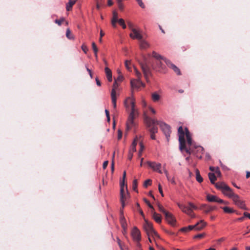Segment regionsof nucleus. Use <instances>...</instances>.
I'll use <instances>...</instances> for the list:
<instances>
[{"mask_svg":"<svg viewBox=\"0 0 250 250\" xmlns=\"http://www.w3.org/2000/svg\"><path fill=\"white\" fill-rule=\"evenodd\" d=\"M230 198L236 206L243 209L248 210L244 202L240 199V197L238 195L234 193Z\"/></svg>","mask_w":250,"mask_h":250,"instance_id":"6","label":"nucleus"},{"mask_svg":"<svg viewBox=\"0 0 250 250\" xmlns=\"http://www.w3.org/2000/svg\"><path fill=\"white\" fill-rule=\"evenodd\" d=\"M118 7H119V8L121 10H123V9H124V5H123V3H119V4H118Z\"/></svg>","mask_w":250,"mask_h":250,"instance_id":"60","label":"nucleus"},{"mask_svg":"<svg viewBox=\"0 0 250 250\" xmlns=\"http://www.w3.org/2000/svg\"><path fill=\"white\" fill-rule=\"evenodd\" d=\"M187 214L189 216H190L192 218L195 217V215L193 213L192 209H191V212H190V214Z\"/></svg>","mask_w":250,"mask_h":250,"instance_id":"61","label":"nucleus"},{"mask_svg":"<svg viewBox=\"0 0 250 250\" xmlns=\"http://www.w3.org/2000/svg\"><path fill=\"white\" fill-rule=\"evenodd\" d=\"M125 66L126 68L128 71H131V66H132V64H131V62L130 61H128V60L125 61Z\"/></svg>","mask_w":250,"mask_h":250,"instance_id":"35","label":"nucleus"},{"mask_svg":"<svg viewBox=\"0 0 250 250\" xmlns=\"http://www.w3.org/2000/svg\"><path fill=\"white\" fill-rule=\"evenodd\" d=\"M152 100L154 102H157L159 101L161 98V96L156 92L152 93Z\"/></svg>","mask_w":250,"mask_h":250,"instance_id":"20","label":"nucleus"},{"mask_svg":"<svg viewBox=\"0 0 250 250\" xmlns=\"http://www.w3.org/2000/svg\"><path fill=\"white\" fill-rule=\"evenodd\" d=\"M158 188H159V192L161 193V195L162 196H164V194L163 193L162 188H161L160 184H159V185H158Z\"/></svg>","mask_w":250,"mask_h":250,"instance_id":"54","label":"nucleus"},{"mask_svg":"<svg viewBox=\"0 0 250 250\" xmlns=\"http://www.w3.org/2000/svg\"><path fill=\"white\" fill-rule=\"evenodd\" d=\"M188 205H189V207H188L190 208L191 209H196L197 208V207L191 203H189Z\"/></svg>","mask_w":250,"mask_h":250,"instance_id":"48","label":"nucleus"},{"mask_svg":"<svg viewBox=\"0 0 250 250\" xmlns=\"http://www.w3.org/2000/svg\"><path fill=\"white\" fill-rule=\"evenodd\" d=\"M207 223L203 220H200L195 225V230H200L202 229L207 226Z\"/></svg>","mask_w":250,"mask_h":250,"instance_id":"14","label":"nucleus"},{"mask_svg":"<svg viewBox=\"0 0 250 250\" xmlns=\"http://www.w3.org/2000/svg\"><path fill=\"white\" fill-rule=\"evenodd\" d=\"M64 20V18H61L60 20H56L55 21V22L57 24H58L59 25H61L62 24V21H63Z\"/></svg>","mask_w":250,"mask_h":250,"instance_id":"44","label":"nucleus"},{"mask_svg":"<svg viewBox=\"0 0 250 250\" xmlns=\"http://www.w3.org/2000/svg\"><path fill=\"white\" fill-rule=\"evenodd\" d=\"M128 100L130 102L131 110L126 123V128L128 130L134 125V118L135 115L138 114V111L135 108V99L133 96L127 97L124 101V105L126 108H129V105L127 104Z\"/></svg>","mask_w":250,"mask_h":250,"instance_id":"2","label":"nucleus"},{"mask_svg":"<svg viewBox=\"0 0 250 250\" xmlns=\"http://www.w3.org/2000/svg\"><path fill=\"white\" fill-rule=\"evenodd\" d=\"M158 208H159V210L163 212L164 214H166V213L167 212L165 209L162 206H161V205L159 204L158 205Z\"/></svg>","mask_w":250,"mask_h":250,"instance_id":"41","label":"nucleus"},{"mask_svg":"<svg viewBox=\"0 0 250 250\" xmlns=\"http://www.w3.org/2000/svg\"><path fill=\"white\" fill-rule=\"evenodd\" d=\"M217 198V196L213 195L208 194L207 195V199L208 202H216Z\"/></svg>","mask_w":250,"mask_h":250,"instance_id":"25","label":"nucleus"},{"mask_svg":"<svg viewBox=\"0 0 250 250\" xmlns=\"http://www.w3.org/2000/svg\"><path fill=\"white\" fill-rule=\"evenodd\" d=\"M164 172L166 175V176L167 178V180H170V176L169 175V174H168V171H167V170H166L165 167H164Z\"/></svg>","mask_w":250,"mask_h":250,"instance_id":"49","label":"nucleus"},{"mask_svg":"<svg viewBox=\"0 0 250 250\" xmlns=\"http://www.w3.org/2000/svg\"><path fill=\"white\" fill-rule=\"evenodd\" d=\"M244 216L246 217H248L250 219V213H249L247 212H245L244 213Z\"/></svg>","mask_w":250,"mask_h":250,"instance_id":"63","label":"nucleus"},{"mask_svg":"<svg viewBox=\"0 0 250 250\" xmlns=\"http://www.w3.org/2000/svg\"><path fill=\"white\" fill-rule=\"evenodd\" d=\"M136 145H137V139H135L132 144L131 146L130 151H129L130 153H132L133 152H135L136 151Z\"/></svg>","mask_w":250,"mask_h":250,"instance_id":"27","label":"nucleus"},{"mask_svg":"<svg viewBox=\"0 0 250 250\" xmlns=\"http://www.w3.org/2000/svg\"><path fill=\"white\" fill-rule=\"evenodd\" d=\"M195 174L196 180L198 182L201 183L203 181V179L201 176L200 175V172L198 169H195Z\"/></svg>","mask_w":250,"mask_h":250,"instance_id":"29","label":"nucleus"},{"mask_svg":"<svg viewBox=\"0 0 250 250\" xmlns=\"http://www.w3.org/2000/svg\"><path fill=\"white\" fill-rule=\"evenodd\" d=\"M105 73L106 75V77L109 82H111L112 80V72L111 70L108 67L105 68Z\"/></svg>","mask_w":250,"mask_h":250,"instance_id":"18","label":"nucleus"},{"mask_svg":"<svg viewBox=\"0 0 250 250\" xmlns=\"http://www.w3.org/2000/svg\"><path fill=\"white\" fill-rule=\"evenodd\" d=\"M117 90H114V89H112L111 93V100L117 99Z\"/></svg>","mask_w":250,"mask_h":250,"instance_id":"38","label":"nucleus"},{"mask_svg":"<svg viewBox=\"0 0 250 250\" xmlns=\"http://www.w3.org/2000/svg\"><path fill=\"white\" fill-rule=\"evenodd\" d=\"M108 162L107 161H105L104 162L103 166L104 169H105L106 168V167L108 165Z\"/></svg>","mask_w":250,"mask_h":250,"instance_id":"57","label":"nucleus"},{"mask_svg":"<svg viewBox=\"0 0 250 250\" xmlns=\"http://www.w3.org/2000/svg\"><path fill=\"white\" fill-rule=\"evenodd\" d=\"M168 181L170 182L171 183L173 184H175V181L174 179V178L173 177H171L170 176V180H167Z\"/></svg>","mask_w":250,"mask_h":250,"instance_id":"62","label":"nucleus"},{"mask_svg":"<svg viewBox=\"0 0 250 250\" xmlns=\"http://www.w3.org/2000/svg\"><path fill=\"white\" fill-rule=\"evenodd\" d=\"M66 37L70 40L74 39L73 36L71 34V31L69 29H67L66 32Z\"/></svg>","mask_w":250,"mask_h":250,"instance_id":"34","label":"nucleus"},{"mask_svg":"<svg viewBox=\"0 0 250 250\" xmlns=\"http://www.w3.org/2000/svg\"><path fill=\"white\" fill-rule=\"evenodd\" d=\"M129 27L131 30V33L129 35L130 37L133 39L141 40L143 38V36L141 35L140 31L133 27L131 24H130Z\"/></svg>","mask_w":250,"mask_h":250,"instance_id":"7","label":"nucleus"},{"mask_svg":"<svg viewBox=\"0 0 250 250\" xmlns=\"http://www.w3.org/2000/svg\"><path fill=\"white\" fill-rule=\"evenodd\" d=\"M178 132L180 144L179 149L181 151L185 150L189 154H194L195 149H197V151L202 152L203 151L202 147L193 144L191 134L187 128H185L184 131L182 127L180 126Z\"/></svg>","mask_w":250,"mask_h":250,"instance_id":"1","label":"nucleus"},{"mask_svg":"<svg viewBox=\"0 0 250 250\" xmlns=\"http://www.w3.org/2000/svg\"><path fill=\"white\" fill-rule=\"evenodd\" d=\"M126 177V172L124 171L123 175V181L120 183V196H121V202L122 204V208H124L125 206V200L126 199L128 196V193L126 194L125 193L124 188H125V181Z\"/></svg>","mask_w":250,"mask_h":250,"instance_id":"3","label":"nucleus"},{"mask_svg":"<svg viewBox=\"0 0 250 250\" xmlns=\"http://www.w3.org/2000/svg\"><path fill=\"white\" fill-rule=\"evenodd\" d=\"M140 41V47L142 49H146L149 47V44L146 41L142 39Z\"/></svg>","mask_w":250,"mask_h":250,"instance_id":"28","label":"nucleus"},{"mask_svg":"<svg viewBox=\"0 0 250 250\" xmlns=\"http://www.w3.org/2000/svg\"><path fill=\"white\" fill-rule=\"evenodd\" d=\"M215 173L216 174L217 176L220 177L221 176V172L218 167H216Z\"/></svg>","mask_w":250,"mask_h":250,"instance_id":"50","label":"nucleus"},{"mask_svg":"<svg viewBox=\"0 0 250 250\" xmlns=\"http://www.w3.org/2000/svg\"><path fill=\"white\" fill-rule=\"evenodd\" d=\"M149 127V131L151 134H155L157 132L158 128L156 126H151Z\"/></svg>","mask_w":250,"mask_h":250,"instance_id":"33","label":"nucleus"},{"mask_svg":"<svg viewBox=\"0 0 250 250\" xmlns=\"http://www.w3.org/2000/svg\"><path fill=\"white\" fill-rule=\"evenodd\" d=\"M152 56L159 61L163 60L165 62V59H167L155 51L152 52Z\"/></svg>","mask_w":250,"mask_h":250,"instance_id":"23","label":"nucleus"},{"mask_svg":"<svg viewBox=\"0 0 250 250\" xmlns=\"http://www.w3.org/2000/svg\"><path fill=\"white\" fill-rule=\"evenodd\" d=\"M104 36V33L103 31L101 30L100 31V38L99 39V42H102V37Z\"/></svg>","mask_w":250,"mask_h":250,"instance_id":"52","label":"nucleus"},{"mask_svg":"<svg viewBox=\"0 0 250 250\" xmlns=\"http://www.w3.org/2000/svg\"><path fill=\"white\" fill-rule=\"evenodd\" d=\"M118 86H119V84H118V83L117 82V80H115L113 83V87H112V89H114V90H117Z\"/></svg>","mask_w":250,"mask_h":250,"instance_id":"43","label":"nucleus"},{"mask_svg":"<svg viewBox=\"0 0 250 250\" xmlns=\"http://www.w3.org/2000/svg\"><path fill=\"white\" fill-rule=\"evenodd\" d=\"M222 208L224 210V211L226 213H232L234 212V210L228 207H223Z\"/></svg>","mask_w":250,"mask_h":250,"instance_id":"37","label":"nucleus"},{"mask_svg":"<svg viewBox=\"0 0 250 250\" xmlns=\"http://www.w3.org/2000/svg\"><path fill=\"white\" fill-rule=\"evenodd\" d=\"M77 0H69V2L66 4V10L67 11H70L73 6V5L75 3Z\"/></svg>","mask_w":250,"mask_h":250,"instance_id":"26","label":"nucleus"},{"mask_svg":"<svg viewBox=\"0 0 250 250\" xmlns=\"http://www.w3.org/2000/svg\"><path fill=\"white\" fill-rule=\"evenodd\" d=\"M227 185L224 183H218L215 184V187L217 188L220 189L222 192L227 187Z\"/></svg>","mask_w":250,"mask_h":250,"instance_id":"21","label":"nucleus"},{"mask_svg":"<svg viewBox=\"0 0 250 250\" xmlns=\"http://www.w3.org/2000/svg\"><path fill=\"white\" fill-rule=\"evenodd\" d=\"M142 69L143 70V73L144 74L145 77L147 81V75L149 73V70L147 66L146 65H142Z\"/></svg>","mask_w":250,"mask_h":250,"instance_id":"24","label":"nucleus"},{"mask_svg":"<svg viewBox=\"0 0 250 250\" xmlns=\"http://www.w3.org/2000/svg\"><path fill=\"white\" fill-rule=\"evenodd\" d=\"M112 103L114 109L116 108V99H112Z\"/></svg>","mask_w":250,"mask_h":250,"instance_id":"53","label":"nucleus"},{"mask_svg":"<svg viewBox=\"0 0 250 250\" xmlns=\"http://www.w3.org/2000/svg\"><path fill=\"white\" fill-rule=\"evenodd\" d=\"M137 181L136 179H135L133 181V189L135 191H137Z\"/></svg>","mask_w":250,"mask_h":250,"instance_id":"42","label":"nucleus"},{"mask_svg":"<svg viewBox=\"0 0 250 250\" xmlns=\"http://www.w3.org/2000/svg\"><path fill=\"white\" fill-rule=\"evenodd\" d=\"M177 205L183 212L186 214H190V212H191L190 208L180 203H177Z\"/></svg>","mask_w":250,"mask_h":250,"instance_id":"16","label":"nucleus"},{"mask_svg":"<svg viewBox=\"0 0 250 250\" xmlns=\"http://www.w3.org/2000/svg\"><path fill=\"white\" fill-rule=\"evenodd\" d=\"M118 23L121 25H122L123 23H125L124 20L123 19H120L118 20Z\"/></svg>","mask_w":250,"mask_h":250,"instance_id":"59","label":"nucleus"},{"mask_svg":"<svg viewBox=\"0 0 250 250\" xmlns=\"http://www.w3.org/2000/svg\"><path fill=\"white\" fill-rule=\"evenodd\" d=\"M92 48H93V51L94 52L95 56L96 58L97 59V58H98L97 52L98 51V48H97L95 42H92Z\"/></svg>","mask_w":250,"mask_h":250,"instance_id":"32","label":"nucleus"},{"mask_svg":"<svg viewBox=\"0 0 250 250\" xmlns=\"http://www.w3.org/2000/svg\"><path fill=\"white\" fill-rule=\"evenodd\" d=\"M194 229L195 230V225H189L186 227L182 228L181 229V231L183 232H188V231Z\"/></svg>","mask_w":250,"mask_h":250,"instance_id":"22","label":"nucleus"},{"mask_svg":"<svg viewBox=\"0 0 250 250\" xmlns=\"http://www.w3.org/2000/svg\"><path fill=\"white\" fill-rule=\"evenodd\" d=\"M147 164L154 171H157L160 174L162 173V171L161 170V164L160 163L148 161Z\"/></svg>","mask_w":250,"mask_h":250,"instance_id":"11","label":"nucleus"},{"mask_svg":"<svg viewBox=\"0 0 250 250\" xmlns=\"http://www.w3.org/2000/svg\"><path fill=\"white\" fill-rule=\"evenodd\" d=\"M216 208L215 206H207V205H202L201 207V209H203L206 213H208L213 210L216 209Z\"/></svg>","mask_w":250,"mask_h":250,"instance_id":"17","label":"nucleus"},{"mask_svg":"<svg viewBox=\"0 0 250 250\" xmlns=\"http://www.w3.org/2000/svg\"><path fill=\"white\" fill-rule=\"evenodd\" d=\"M145 223L144 224L143 227L146 231L147 236L152 235V237H156L159 238V235L157 232L154 229L152 224L149 222L146 219L145 220Z\"/></svg>","mask_w":250,"mask_h":250,"instance_id":"4","label":"nucleus"},{"mask_svg":"<svg viewBox=\"0 0 250 250\" xmlns=\"http://www.w3.org/2000/svg\"><path fill=\"white\" fill-rule=\"evenodd\" d=\"M118 18V13H117V12L115 11H113V18H112V21L117 22V21H118V20H119Z\"/></svg>","mask_w":250,"mask_h":250,"instance_id":"36","label":"nucleus"},{"mask_svg":"<svg viewBox=\"0 0 250 250\" xmlns=\"http://www.w3.org/2000/svg\"><path fill=\"white\" fill-rule=\"evenodd\" d=\"M208 177L209 179L212 184H214L215 181L216 180V177L213 173H208Z\"/></svg>","mask_w":250,"mask_h":250,"instance_id":"30","label":"nucleus"},{"mask_svg":"<svg viewBox=\"0 0 250 250\" xmlns=\"http://www.w3.org/2000/svg\"><path fill=\"white\" fill-rule=\"evenodd\" d=\"M165 62L169 67L173 69V70L178 75H180V69L174 64H173L169 60L165 59Z\"/></svg>","mask_w":250,"mask_h":250,"instance_id":"12","label":"nucleus"},{"mask_svg":"<svg viewBox=\"0 0 250 250\" xmlns=\"http://www.w3.org/2000/svg\"><path fill=\"white\" fill-rule=\"evenodd\" d=\"M216 202L219 203H223L225 204H228V202L224 201L223 200L219 199L218 197L217 198Z\"/></svg>","mask_w":250,"mask_h":250,"instance_id":"47","label":"nucleus"},{"mask_svg":"<svg viewBox=\"0 0 250 250\" xmlns=\"http://www.w3.org/2000/svg\"><path fill=\"white\" fill-rule=\"evenodd\" d=\"M82 50L83 51V52L85 53H86L88 49H87V48L86 47V46H85L84 45H82Z\"/></svg>","mask_w":250,"mask_h":250,"instance_id":"56","label":"nucleus"},{"mask_svg":"<svg viewBox=\"0 0 250 250\" xmlns=\"http://www.w3.org/2000/svg\"><path fill=\"white\" fill-rule=\"evenodd\" d=\"M105 114H106V118H107V121L109 122V121H110V117H109V111L107 109H106L105 110Z\"/></svg>","mask_w":250,"mask_h":250,"instance_id":"51","label":"nucleus"},{"mask_svg":"<svg viewBox=\"0 0 250 250\" xmlns=\"http://www.w3.org/2000/svg\"><path fill=\"white\" fill-rule=\"evenodd\" d=\"M140 149L139 151V154H138L139 157H141V156L142 155V152L143 151L144 149V146L142 143H140Z\"/></svg>","mask_w":250,"mask_h":250,"instance_id":"40","label":"nucleus"},{"mask_svg":"<svg viewBox=\"0 0 250 250\" xmlns=\"http://www.w3.org/2000/svg\"><path fill=\"white\" fill-rule=\"evenodd\" d=\"M222 193L225 195L228 196L230 198L234 194L232 190L228 186H227V187H226L224 190L222 191Z\"/></svg>","mask_w":250,"mask_h":250,"instance_id":"15","label":"nucleus"},{"mask_svg":"<svg viewBox=\"0 0 250 250\" xmlns=\"http://www.w3.org/2000/svg\"><path fill=\"white\" fill-rule=\"evenodd\" d=\"M118 139H120L122 138V131L120 130H118Z\"/></svg>","mask_w":250,"mask_h":250,"instance_id":"58","label":"nucleus"},{"mask_svg":"<svg viewBox=\"0 0 250 250\" xmlns=\"http://www.w3.org/2000/svg\"><path fill=\"white\" fill-rule=\"evenodd\" d=\"M130 83L132 89L137 90H139L141 86H145V83L141 81V79H133L131 81Z\"/></svg>","mask_w":250,"mask_h":250,"instance_id":"8","label":"nucleus"},{"mask_svg":"<svg viewBox=\"0 0 250 250\" xmlns=\"http://www.w3.org/2000/svg\"><path fill=\"white\" fill-rule=\"evenodd\" d=\"M166 219L167 222L171 225H174L175 223V219L172 216V215L169 212H167L165 214Z\"/></svg>","mask_w":250,"mask_h":250,"instance_id":"13","label":"nucleus"},{"mask_svg":"<svg viewBox=\"0 0 250 250\" xmlns=\"http://www.w3.org/2000/svg\"><path fill=\"white\" fill-rule=\"evenodd\" d=\"M149 109L153 114H155L156 113L155 110L154 108H153L152 107L149 106Z\"/></svg>","mask_w":250,"mask_h":250,"instance_id":"64","label":"nucleus"},{"mask_svg":"<svg viewBox=\"0 0 250 250\" xmlns=\"http://www.w3.org/2000/svg\"><path fill=\"white\" fill-rule=\"evenodd\" d=\"M160 127L165 134L167 141L168 142L171 133L170 127L169 125L164 122H160Z\"/></svg>","mask_w":250,"mask_h":250,"instance_id":"5","label":"nucleus"},{"mask_svg":"<svg viewBox=\"0 0 250 250\" xmlns=\"http://www.w3.org/2000/svg\"><path fill=\"white\" fill-rule=\"evenodd\" d=\"M204 236H205L204 233H201V234H199L197 235H195L194 236V238H202V237H204Z\"/></svg>","mask_w":250,"mask_h":250,"instance_id":"55","label":"nucleus"},{"mask_svg":"<svg viewBox=\"0 0 250 250\" xmlns=\"http://www.w3.org/2000/svg\"><path fill=\"white\" fill-rule=\"evenodd\" d=\"M136 1L140 7H141L143 8H144L145 7V4H144L142 0H136Z\"/></svg>","mask_w":250,"mask_h":250,"instance_id":"45","label":"nucleus"},{"mask_svg":"<svg viewBox=\"0 0 250 250\" xmlns=\"http://www.w3.org/2000/svg\"><path fill=\"white\" fill-rule=\"evenodd\" d=\"M131 234L133 239L134 241L138 242L141 240V233L140 230L137 228V227H134L133 228L131 231Z\"/></svg>","mask_w":250,"mask_h":250,"instance_id":"10","label":"nucleus"},{"mask_svg":"<svg viewBox=\"0 0 250 250\" xmlns=\"http://www.w3.org/2000/svg\"><path fill=\"white\" fill-rule=\"evenodd\" d=\"M134 70L135 73V75L137 77V79H141V74L140 72H139L138 70L136 69V67H134Z\"/></svg>","mask_w":250,"mask_h":250,"instance_id":"39","label":"nucleus"},{"mask_svg":"<svg viewBox=\"0 0 250 250\" xmlns=\"http://www.w3.org/2000/svg\"><path fill=\"white\" fill-rule=\"evenodd\" d=\"M151 181L150 179H148L146 181H145L144 186L145 187H147L148 185H150L151 184Z\"/></svg>","mask_w":250,"mask_h":250,"instance_id":"46","label":"nucleus"},{"mask_svg":"<svg viewBox=\"0 0 250 250\" xmlns=\"http://www.w3.org/2000/svg\"><path fill=\"white\" fill-rule=\"evenodd\" d=\"M121 223L122 224V226L123 228V229H124L125 231V229H126V228H127V225L125 222V218L124 216H122L121 217Z\"/></svg>","mask_w":250,"mask_h":250,"instance_id":"31","label":"nucleus"},{"mask_svg":"<svg viewBox=\"0 0 250 250\" xmlns=\"http://www.w3.org/2000/svg\"><path fill=\"white\" fill-rule=\"evenodd\" d=\"M144 116L145 122L149 127L151 126H156L157 125H160V122H162L161 121H158L148 117L145 113L144 114Z\"/></svg>","mask_w":250,"mask_h":250,"instance_id":"9","label":"nucleus"},{"mask_svg":"<svg viewBox=\"0 0 250 250\" xmlns=\"http://www.w3.org/2000/svg\"><path fill=\"white\" fill-rule=\"evenodd\" d=\"M152 216L154 220L158 223L161 222V216L156 212L152 211Z\"/></svg>","mask_w":250,"mask_h":250,"instance_id":"19","label":"nucleus"}]
</instances>
